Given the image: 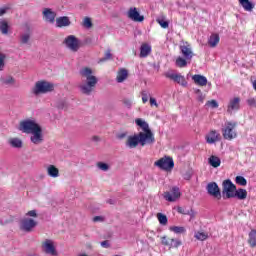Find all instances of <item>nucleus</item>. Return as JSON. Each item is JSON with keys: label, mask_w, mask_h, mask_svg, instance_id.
<instances>
[{"label": "nucleus", "mask_w": 256, "mask_h": 256, "mask_svg": "<svg viewBox=\"0 0 256 256\" xmlns=\"http://www.w3.org/2000/svg\"><path fill=\"white\" fill-rule=\"evenodd\" d=\"M37 227V221L33 218H24L20 222V230L25 233H31Z\"/></svg>", "instance_id": "obj_12"}, {"label": "nucleus", "mask_w": 256, "mask_h": 256, "mask_svg": "<svg viewBox=\"0 0 256 256\" xmlns=\"http://www.w3.org/2000/svg\"><path fill=\"white\" fill-rule=\"evenodd\" d=\"M8 144L10 145V147H12V149H23V140H21L20 138H10L8 140Z\"/></svg>", "instance_id": "obj_21"}, {"label": "nucleus", "mask_w": 256, "mask_h": 256, "mask_svg": "<svg viewBox=\"0 0 256 256\" xmlns=\"http://www.w3.org/2000/svg\"><path fill=\"white\" fill-rule=\"evenodd\" d=\"M170 231H173V233L180 235V234L185 233L187 230L183 226H172V227H170Z\"/></svg>", "instance_id": "obj_34"}, {"label": "nucleus", "mask_w": 256, "mask_h": 256, "mask_svg": "<svg viewBox=\"0 0 256 256\" xmlns=\"http://www.w3.org/2000/svg\"><path fill=\"white\" fill-rule=\"evenodd\" d=\"M42 15L46 21V23H55V18L57 17V13L53 11L51 8H44Z\"/></svg>", "instance_id": "obj_17"}, {"label": "nucleus", "mask_w": 256, "mask_h": 256, "mask_svg": "<svg viewBox=\"0 0 256 256\" xmlns=\"http://www.w3.org/2000/svg\"><path fill=\"white\" fill-rule=\"evenodd\" d=\"M240 5L243 7L244 11L251 13L255 9V4L249 0H239Z\"/></svg>", "instance_id": "obj_26"}, {"label": "nucleus", "mask_w": 256, "mask_h": 256, "mask_svg": "<svg viewBox=\"0 0 256 256\" xmlns=\"http://www.w3.org/2000/svg\"><path fill=\"white\" fill-rule=\"evenodd\" d=\"M42 250L46 255L59 256L57 248L55 247V242L51 239L44 240L42 243Z\"/></svg>", "instance_id": "obj_11"}, {"label": "nucleus", "mask_w": 256, "mask_h": 256, "mask_svg": "<svg viewBox=\"0 0 256 256\" xmlns=\"http://www.w3.org/2000/svg\"><path fill=\"white\" fill-rule=\"evenodd\" d=\"M247 105H249V107H255L256 108V99L255 98H249L248 100H246Z\"/></svg>", "instance_id": "obj_49"}, {"label": "nucleus", "mask_w": 256, "mask_h": 256, "mask_svg": "<svg viewBox=\"0 0 256 256\" xmlns=\"http://www.w3.org/2000/svg\"><path fill=\"white\" fill-rule=\"evenodd\" d=\"M127 77H129V72L127 71V69L121 68L117 72L116 81L117 83H123V81H125Z\"/></svg>", "instance_id": "obj_23"}, {"label": "nucleus", "mask_w": 256, "mask_h": 256, "mask_svg": "<svg viewBox=\"0 0 256 256\" xmlns=\"http://www.w3.org/2000/svg\"><path fill=\"white\" fill-rule=\"evenodd\" d=\"M101 247H103L104 249H109V247H111V244H109V241L106 240V241H102L100 243Z\"/></svg>", "instance_id": "obj_52"}, {"label": "nucleus", "mask_w": 256, "mask_h": 256, "mask_svg": "<svg viewBox=\"0 0 256 256\" xmlns=\"http://www.w3.org/2000/svg\"><path fill=\"white\" fill-rule=\"evenodd\" d=\"M11 7L3 6L0 8V17H3L8 11H10Z\"/></svg>", "instance_id": "obj_48"}, {"label": "nucleus", "mask_w": 256, "mask_h": 256, "mask_svg": "<svg viewBox=\"0 0 256 256\" xmlns=\"http://www.w3.org/2000/svg\"><path fill=\"white\" fill-rule=\"evenodd\" d=\"M235 182L241 187H245L247 185V179H245L243 176H236Z\"/></svg>", "instance_id": "obj_36"}, {"label": "nucleus", "mask_w": 256, "mask_h": 256, "mask_svg": "<svg viewBox=\"0 0 256 256\" xmlns=\"http://www.w3.org/2000/svg\"><path fill=\"white\" fill-rule=\"evenodd\" d=\"M113 55L111 54V49H108L105 53L104 58L100 59V61H109Z\"/></svg>", "instance_id": "obj_47"}, {"label": "nucleus", "mask_w": 256, "mask_h": 256, "mask_svg": "<svg viewBox=\"0 0 256 256\" xmlns=\"http://www.w3.org/2000/svg\"><path fill=\"white\" fill-rule=\"evenodd\" d=\"M161 243L166 247H171V239H168L167 236L161 238Z\"/></svg>", "instance_id": "obj_46"}, {"label": "nucleus", "mask_w": 256, "mask_h": 256, "mask_svg": "<svg viewBox=\"0 0 256 256\" xmlns=\"http://www.w3.org/2000/svg\"><path fill=\"white\" fill-rule=\"evenodd\" d=\"M219 41V34H212L208 39V45H210V47H215L216 45H219Z\"/></svg>", "instance_id": "obj_31"}, {"label": "nucleus", "mask_w": 256, "mask_h": 256, "mask_svg": "<svg viewBox=\"0 0 256 256\" xmlns=\"http://www.w3.org/2000/svg\"><path fill=\"white\" fill-rule=\"evenodd\" d=\"M135 123L138 127H141L144 132H139L134 136H129L126 141V147H129V149H135L139 143L142 147H145V145H153V143H155V135L149 128V124L141 118H137Z\"/></svg>", "instance_id": "obj_1"}, {"label": "nucleus", "mask_w": 256, "mask_h": 256, "mask_svg": "<svg viewBox=\"0 0 256 256\" xmlns=\"http://www.w3.org/2000/svg\"><path fill=\"white\" fill-rule=\"evenodd\" d=\"M122 103H123L124 107H126V109H131V107H133V100H131L129 98H124L122 100Z\"/></svg>", "instance_id": "obj_41"}, {"label": "nucleus", "mask_w": 256, "mask_h": 256, "mask_svg": "<svg viewBox=\"0 0 256 256\" xmlns=\"http://www.w3.org/2000/svg\"><path fill=\"white\" fill-rule=\"evenodd\" d=\"M219 137H221V134H219V132H217L216 130H211L206 135V143H208V145H213L214 143H217V141H219Z\"/></svg>", "instance_id": "obj_18"}, {"label": "nucleus", "mask_w": 256, "mask_h": 256, "mask_svg": "<svg viewBox=\"0 0 256 256\" xmlns=\"http://www.w3.org/2000/svg\"><path fill=\"white\" fill-rule=\"evenodd\" d=\"M164 77L171 79V81L178 83V85H181L182 87H187V80H185V76L175 73L173 70L165 72Z\"/></svg>", "instance_id": "obj_10"}, {"label": "nucleus", "mask_w": 256, "mask_h": 256, "mask_svg": "<svg viewBox=\"0 0 256 256\" xmlns=\"http://www.w3.org/2000/svg\"><path fill=\"white\" fill-rule=\"evenodd\" d=\"M29 41H31V33L27 32L20 36L21 45H29Z\"/></svg>", "instance_id": "obj_33"}, {"label": "nucleus", "mask_w": 256, "mask_h": 256, "mask_svg": "<svg viewBox=\"0 0 256 256\" xmlns=\"http://www.w3.org/2000/svg\"><path fill=\"white\" fill-rule=\"evenodd\" d=\"M141 96H142V103L145 104V103H147V101H149L150 94L147 90H142Z\"/></svg>", "instance_id": "obj_42"}, {"label": "nucleus", "mask_w": 256, "mask_h": 256, "mask_svg": "<svg viewBox=\"0 0 256 256\" xmlns=\"http://www.w3.org/2000/svg\"><path fill=\"white\" fill-rule=\"evenodd\" d=\"M92 140H94V141H101V138H99V136H93Z\"/></svg>", "instance_id": "obj_54"}, {"label": "nucleus", "mask_w": 256, "mask_h": 256, "mask_svg": "<svg viewBox=\"0 0 256 256\" xmlns=\"http://www.w3.org/2000/svg\"><path fill=\"white\" fill-rule=\"evenodd\" d=\"M151 54V46L148 44H142L140 47V57L145 58Z\"/></svg>", "instance_id": "obj_29"}, {"label": "nucleus", "mask_w": 256, "mask_h": 256, "mask_svg": "<svg viewBox=\"0 0 256 256\" xmlns=\"http://www.w3.org/2000/svg\"><path fill=\"white\" fill-rule=\"evenodd\" d=\"M97 167L100 169V171H109V164L105 162H98Z\"/></svg>", "instance_id": "obj_43"}, {"label": "nucleus", "mask_w": 256, "mask_h": 256, "mask_svg": "<svg viewBox=\"0 0 256 256\" xmlns=\"http://www.w3.org/2000/svg\"><path fill=\"white\" fill-rule=\"evenodd\" d=\"M46 172L48 177H52V179H57V177H59V168H57L55 165H48Z\"/></svg>", "instance_id": "obj_22"}, {"label": "nucleus", "mask_w": 256, "mask_h": 256, "mask_svg": "<svg viewBox=\"0 0 256 256\" xmlns=\"http://www.w3.org/2000/svg\"><path fill=\"white\" fill-rule=\"evenodd\" d=\"M222 135L226 141L237 139V122H226L222 128Z\"/></svg>", "instance_id": "obj_6"}, {"label": "nucleus", "mask_w": 256, "mask_h": 256, "mask_svg": "<svg viewBox=\"0 0 256 256\" xmlns=\"http://www.w3.org/2000/svg\"><path fill=\"white\" fill-rule=\"evenodd\" d=\"M99 221H103V217H101V216H95V217L93 218V222H94V223H97V222H99Z\"/></svg>", "instance_id": "obj_53"}, {"label": "nucleus", "mask_w": 256, "mask_h": 256, "mask_svg": "<svg viewBox=\"0 0 256 256\" xmlns=\"http://www.w3.org/2000/svg\"><path fill=\"white\" fill-rule=\"evenodd\" d=\"M0 82L2 83V85H5L6 87H13L16 83L15 78H13V76H3L0 78Z\"/></svg>", "instance_id": "obj_24"}, {"label": "nucleus", "mask_w": 256, "mask_h": 256, "mask_svg": "<svg viewBox=\"0 0 256 256\" xmlns=\"http://www.w3.org/2000/svg\"><path fill=\"white\" fill-rule=\"evenodd\" d=\"M206 107H211V109H217L219 107V103L217 100H209L206 102Z\"/></svg>", "instance_id": "obj_40"}, {"label": "nucleus", "mask_w": 256, "mask_h": 256, "mask_svg": "<svg viewBox=\"0 0 256 256\" xmlns=\"http://www.w3.org/2000/svg\"><path fill=\"white\" fill-rule=\"evenodd\" d=\"M19 131L31 135L30 142L32 145H42V143L45 141L43 128L35 120L27 119L21 121L19 125Z\"/></svg>", "instance_id": "obj_2"}, {"label": "nucleus", "mask_w": 256, "mask_h": 256, "mask_svg": "<svg viewBox=\"0 0 256 256\" xmlns=\"http://www.w3.org/2000/svg\"><path fill=\"white\" fill-rule=\"evenodd\" d=\"M28 256H38L37 254H29Z\"/></svg>", "instance_id": "obj_58"}, {"label": "nucleus", "mask_w": 256, "mask_h": 256, "mask_svg": "<svg viewBox=\"0 0 256 256\" xmlns=\"http://www.w3.org/2000/svg\"><path fill=\"white\" fill-rule=\"evenodd\" d=\"M64 45L73 53H77L81 48V41L75 35H69L64 39Z\"/></svg>", "instance_id": "obj_9"}, {"label": "nucleus", "mask_w": 256, "mask_h": 256, "mask_svg": "<svg viewBox=\"0 0 256 256\" xmlns=\"http://www.w3.org/2000/svg\"><path fill=\"white\" fill-rule=\"evenodd\" d=\"M128 19H131V21H134L135 23H143L145 21V17L141 16L139 13V10H137L136 7L129 8L127 12Z\"/></svg>", "instance_id": "obj_13"}, {"label": "nucleus", "mask_w": 256, "mask_h": 256, "mask_svg": "<svg viewBox=\"0 0 256 256\" xmlns=\"http://www.w3.org/2000/svg\"><path fill=\"white\" fill-rule=\"evenodd\" d=\"M151 107H159V104L157 103V100L153 97H150L149 99Z\"/></svg>", "instance_id": "obj_51"}, {"label": "nucleus", "mask_w": 256, "mask_h": 256, "mask_svg": "<svg viewBox=\"0 0 256 256\" xmlns=\"http://www.w3.org/2000/svg\"><path fill=\"white\" fill-rule=\"evenodd\" d=\"M180 55L178 56L175 65L176 67H179L180 69H183L188 63H191V59L195 56L193 53V47L189 42H182L179 46Z\"/></svg>", "instance_id": "obj_4"}, {"label": "nucleus", "mask_w": 256, "mask_h": 256, "mask_svg": "<svg viewBox=\"0 0 256 256\" xmlns=\"http://www.w3.org/2000/svg\"><path fill=\"white\" fill-rule=\"evenodd\" d=\"M82 26H84L85 29H91V27H93V22L91 21V18L85 17L82 21Z\"/></svg>", "instance_id": "obj_37"}, {"label": "nucleus", "mask_w": 256, "mask_h": 256, "mask_svg": "<svg viewBox=\"0 0 256 256\" xmlns=\"http://www.w3.org/2000/svg\"><path fill=\"white\" fill-rule=\"evenodd\" d=\"M80 75L86 79L79 85L80 92L83 95H91L99 80L95 75H93V70H91V68H82L80 70Z\"/></svg>", "instance_id": "obj_3"}, {"label": "nucleus", "mask_w": 256, "mask_h": 256, "mask_svg": "<svg viewBox=\"0 0 256 256\" xmlns=\"http://www.w3.org/2000/svg\"><path fill=\"white\" fill-rule=\"evenodd\" d=\"M248 244L252 248L256 247V230L255 229L251 230L250 233L248 234Z\"/></svg>", "instance_id": "obj_30"}, {"label": "nucleus", "mask_w": 256, "mask_h": 256, "mask_svg": "<svg viewBox=\"0 0 256 256\" xmlns=\"http://www.w3.org/2000/svg\"><path fill=\"white\" fill-rule=\"evenodd\" d=\"M196 94H197V101H199L200 103H203L205 101V95H203L201 90H197Z\"/></svg>", "instance_id": "obj_45"}, {"label": "nucleus", "mask_w": 256, "mask_h": 256, "mask_svg": "<svg viewBox=\"0 0 256 256\" xmlns=\"http://www.w3.org/2000/svg\"><path fill=\"white\" fill-rule=\"evenodd\" d=\"M206 189L208 191V195L215 197V199H221V189H219V185L215 182L208 183Z\"/></svg>", "instance_id": "obj_16"}, {"label": "nucleus", "mask_w": 256, "mask_h": 256, "mask_svg": "<svg viewBox=\"0 0 256 256\" xmlns=\"http://www.w3.org/2000/svg\"><path fill=\"white\" fill-rule=\"evenodd\" d=\"M154 165L162 171H171V169L175 167V162L173 161V158L164 156L163 158H160L158 161L154 162Z\"/></svg>", "instance_id": "obj_8"}, {"label": "nucleus", "mask_w": 256, "mask_h": 256, "mask_svg": "<svg viewBox=\"0 0 256 256\" xmlns=\"http://www.w3.org/2000/svg\"><path fill=\"white\" fill-rule=\"evenodd\" d=\"M55 89L53 83L41 80L35 83V86L32 89L33 95H45L46 93H51Z\"/></svg>", "instance_id": "obj_5"}, {"label": "nucleus", "mask_w": 256, "mask_h": 256, "mask_svg": "<svg viewBox=\"0 0 256 256\" xmlns=\"http://www.w3.org/2000/svg\"><path fill=\"white\" fill-rule=\"evenodd\" d=\"M208 163L209 165H211V167H214V169H217V167H221V158L215 155H212L209 157Z\"/></svg>", "instance_id": "obj_28"}, {"label": "nucleus", "mask_w": 256, "mask_h": 256, "mask_svg": "<svg viewBox=\"0 0 256 256\" xmlns=\"http://www.w3.org/2000/svg\"><path fill=\"white\" fill-rule=\"evenodd\" d=\"M237 190V186L233 184L230 179L224 180L222 183V195H224V199H235V191Z\"/></svg>", "instance_id": "obj_7"}, {"label": "nucleus", "mask_w": 256, "mask_h": 256, "mask_svg": "<svg viewBox=\"0 0 256 256\" xmlns=\"http://www.w3.org/2000/svg\"><path fill=\"white\" fill-rule=\"evenodd\" d=\"M156 22L162 27V29H167L169 27V22H167L164 15L159 16L156 19Z\"/></svg>", "instance_id": "obj_32"}, {"label": "nucleus", "mask_w": 256, "mask_h": 256, "mask_svg": "<svg viewBox=\"0 0 256 256\" xmlns=\"http://www.w3.org/2000/svg\"><path fill=\"white\" fill-rule=\"evenodd\" d=\"M234 199H238L239 201H245V199H247V190L243 188H236L234 192Z\"/></svg>", "instance_id": "obj_25"}, {"label": "nucleus", "mask_w": 256, "mask_h": 256, "mask_svg": "<svg viewBox=\"0 0 256 256\" xmlns=\"http://www.w3.org/2000/svg\"><path fill=\"white\" fill-rule=\"evenodd\" d=\"M103 3H111V0H101Z\"/></svg>", "instance_id": "obj_57"}, {"label": "nucleus", "mask_w": 256, "mask_h": 256, "mask_svg": "<svg viewBox=\"0 0 256 256\" xmlns=\"http://www.w3.org/2000/svg\"><path fill=\"white\" fill-rule=\"evenodd\" d=\"M157 219H158L160 225H167V216L166 215H164L162 213H158Z\"/></svg>", "instance_id": "obj_39"}, {"label": "nucleus", "mask_w": 256, "mask_h": 256, "mask_svg": "<svg viewBox=\"0 0 256 256\" xmlns=\"http://www.w3.org/2000/svg\"><path fill=\"white\" fill-rule=\"evenodd\" d=\"M163 197L166 201H169V203H173L181 197V192L178 187H173L171 192H164Z\"/></svg>", "instance_id": "obj_14"}, {"label": "nucleus", "mask_w": 256, "mask_h": 256, "mask_svg": "<svg viewBox=\"0 0 256 256\" xmlns=\"http://www.w3.org/2000/svg\"><path fill=\"white\" fill-rule=\"evenodd\" d=\"M192 81H194V83L200 87H205V85H207V77L200 74L193 75Z\"/></svg>", "instance_id": "obj_20"}, {"label": "nucleus", "mask_w": 256, "mask_h": 256, "mask_svg": "<svg viewBox=\"0 0 256 256\" xmlns=\"http://www.w3.org/2000/svg\"><path fill=\"white\" fill-rule=\"evenodd\" d=\"M5 59H7V55H5L3 52H0V71L5 69Z\"/></svg>", "instance_id": "obj_38"}, {"label": "nucleus", "mask_w": 256, "mask_h": 256, "mask_svg": "<svg viewBox=\"0 0 256 256\" xmlns=\"http://www.w3.org/2000/svg\"><path fill=\"white\" fill-rule=\"evenodd\" d=\"M252 87H253L254 91H256V79L253 81Z\"/></svg>", "instance_id": "obj_55"}, {"label": "nucleus", "mask_w": 256, "mask_h": 256, "mask_svg": "<svg viewBox=\"0 0 256 256\" xmlns=\"http://www.w3.org/2000/svg\"><path fill=\"white\" fill-rule=\"evenodd\" d=\"M180 245H181L180 240L170 239V249L171 248L177 249V247H180Z\"/></svg>", "instance_id": "obj_44"}, {"label": "nucleus", "mask_w": 256, "mask_h": 256, "mask_svg": "<svg viewBox=\"0 0 256 256\" xmlns=\"http://www.w3.org/2000/svg\"><path fill=\"white\" fill-rule=\"evenodd\" d=\"M26 217H35L37 218L38 215H37V210H30L26 213Z\"/></svg>", "instance_id": "obj_50"}, {"label": "nucleus", "mask_w": 256, "mask_h": 256, "mask_svg": "<svg viewBox=\"0 0 256 256\" xmlns=\"http://www.w3.org/2000/svg\"><path fill=\"white\" fill-rule=\"evenodd\" d=\"M188 214L191 215V217H195V212L193 210H190Z\"/></svg>", "instance_id": "obj_56"}, {"label": "nucleus", "mask_w": 256, "mask_h": 256, "mask_svg": "<svg viewBox=\"0 0 256 256\" xmlns=\"http://www.w3.org/2000/svg\"><path fill=\"white\" fill-rule=\"evenodd\" d=\"M0 33L2 35L9 34V22L5 18L0 19Z\"/></svg>", "instance_id": "obj_27"}, {"label": "nucleus", "mask_w": 256, "mask_h": 256, "mask_svg": "<svg viewBox=\"0 0 256 256\" xmlns=\"http://www.w3.org/2000/svg\"><path fill=\"white\" fill-rule=\"evenodd\" d=\"M120 137H121V138L125 137V134H122Z\"/></svg>", "instance_id": "obj_59"}, {"label": "nucleus", "mask_w": 256, "mask_h": 256, "mask_svg": "<svg viewBox=\"0 0 256 256\" xmlns=\"http://www.w3.org/2000/svg\"><path fill=\"white\" fill-rule=\"evenodd\" d=\"M239 109H241V98L234 97L230 99L227 105V113L231 115L233 112L239 111Z\"/></svg>", "instance_id": "obj_15"}, {"label": "nucleus", "mask_w": 256, "mask_h": 256, "mask_svg": "<svg viewBox=\"0 0 256 256\" xmlns=\"http://www.w3.org/2000/svg\"><path fill=\"white\" fill-rule=\"evenodd\" d=\"M195 239H197L198 241H206V239H209V234L205 233V232H197L194 235Z\"/></svg>", "instance_id": "obj_35"}, {"label": "nucleus", "mask_w": 256, "mask_h": 256, "mask_svg": "<svg viewBox=\"0 0 256 256\" xmlns=\"http://www.w3.org/2000/svg\"><path fill=\"white\" fill-rule=\"evenodd\" d=\"M71 25V20L67 16H61L56 19V27L60 29L63 27H69Z\"/></svg>", "instance_id": "obj_19"}]
</instances>
